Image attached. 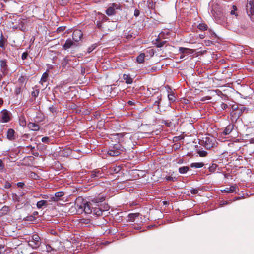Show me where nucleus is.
<instances>
[{
  "mask_svg": "<svg viewBox=\"0 0 254 254\" xmlns=\"http://www.w3.org/2000/svg\"><path fill=\"white\" fill-rule=\"evenodd\" d=\"M105 199L104 197L96 198L92 200V202L81 201L79 203V200L75 203V207L79 212L82 213L84 211L86 214L92 213V209L94 206H98L99 203L103 202Z\"/></svg>",
  "mask_w": 254,
  "mask_h": 254,
  "instance_id": "f257e3e1",
  "label": "nucleus"
},
{
  "mask_svg": "<svg viewBox=\"0 0 254 254\" xmlns=\"http://www.w3.org/2000/svg\"><path fill=\"white\" fill-rule=\"evenodd\" d=\"M126 150L120 144H115L113 146H111L108 151V154L110 156H118L122 152Z\"/></svg>",
  "mask_w": 254,
  "mask_h": 254,
  "instance_id": "f03ea898",
  "label": "nucleus"
},
{
  "mask_svg": "<svg viewBox=\"0 0 254 254\" xmlns=\"http://www.w3.org/2000/svg\"><path fill=\"white\" fill-rule=\"evenodd\" d=\"M215 139L212 137H206L200 141L199 144L204 146L206 149H210L215 145Z\"/></svg>",
  "mask_w": 254,
  "mask_h": 254,
  "instance_id": "7ed1b4c3",
  "label": "nucleus"
},
{
  "mask_svg": "<svg viewBox=\"0 0 254 254\" xmlns=\"http://www.w3.org/2000/svg\"><path fill=\"white\" fill-rule=\"evenodd\" d=\"M0 63V70L2 74H0V80H1L3 76H6L9 71L8 65L7 64L6 60H1Z\"/></svg>",
  "mask_w": 254,
  "mask_h": 254,
  "instance_id": "20e7f679",
  "label": "nucleus"
},
{
  "mask_svg": "<svg viewBox=\"0 0 254 254\" xmlns=\"http://www.w3.org/2000/svg\"><path fill=\"white\" fill-rule=\"evenodd\" d=\"M28 244L32 248H38L41 244L40 237L37 234L33 235L31 240H29Z\"/></svg>",
  "mask_w": 254,
  "mask_h": 254,
  "instance_id": "39448f33",
  "label": "nucleus"
},
{
  "mask_svg": "<svg viewBox=\"0 0 254 254\" xmlns=\"http://www.w3.org/2000/svg\"><path fill=\"white\" fill-rule=\"evenodd\" d=\"M116 9H121V6L116 3H113L112 5L109 7L106 10V13L108 16L115 15Z\"/></svg>",
  "mask_w": 254,
  "mask_h": 254,
  "instance_id": "423d86ee",
  "label": "nucleus"
},
{
  "mask_svg": "<svg viewBox=\"0 0 254 254\" xmlns=\"http://www.w3.org/2000/svg\"><path fill=\"white\" fill-rule=\"evenodd\" d=\"M104 174L102 170L96 169L91 171L90 178L94 180H97L104 177Z\"/></svg>",
  "mask_w": 254,
  "mask_h": 254,
  "instance_id": "0eeeda50",
  "label": "nucleus"
},
{
  "mask_svg": "<svg viewBox=\"0 0 254 254\" xmlns=\"http://www.w3.org/2000/svg\"><path fill=\"white\" fill-rule=\"evenodd\" d=\"M10 120V117L8 112L6 110H3L1 112L0 121L2 123H7Z\"/></svg>",
  "mask_w": 254,
  "mask_h": 254,
  "instance_id": "6e6552de",
  "label": "nucleus"
},
{
  "mask_svg": "<svg viewBox=\"0 0 254 254\" xmlns=\"http://www.w3.org/2000/svg\"><path fill=\"white\" fill-rule=\"evenodd\" d=\"M82 36V32L81 30H75L72 34V38L75 42L79 41Z\"/></svg>",
  "mask_w": 254,
  "mask_h": 254,
  "instance_id": "1a4fd4ad",
  "label": "nucleus"
},
{
  "mask_svg": "<svg viewBox=\"0 0 254 254\" xmlns=\"http://www.w3.org/2000/svg\"><path fill=\"white\" fill-rule=\"evenodd\" d=\"M73 46H77V44L70 39H68L66 40L65 44L63 46L64 50H67L71 48Z\"/></svg>",
  "mask_w": 254,
  "mask_h": 254,
  "instance_id": "9d476101",
  "label": "nucleus"
},
{
  "mask_svg": "<svg viewBox=\"0 0 254 254\" xmlns=\"http://www.w3.org/2000/svg\"><path fill=\"white\" fill-rule=\"evenodd\" d=\"M12 199L14 202H20L23 200L24 193L17 195L16 193H12Z\"/></svg>",
  "mask_w": 254,
  "mask_h": 254,
  "instance_id": "9b49d317",
  "label": "nucleus"
},
{
  "mask_svg": "<svg viewBox=\"0 0 254 254\" xmlns=\"http://www.w3.org/2000/svg\"><path fill=\"white\" fill-rule=\"evenodd\" d=\"M98 206H94L92 209V213L94 215L97 216L102 215L103 210L101 207Z\"/></svg>",
  "mask_w": 254,
  "mask_h": 254,
  "instance_id": "f8f14e48",
  "label": "nucleus"
},
{
  "mask_svg": "<svg viewBox=\"0 0 254 254\" xmlns=\"http://www.w3.org/2000/svg\"><path fill=\"white\" fill-rule=\"evenodd\" d=\"M27 127L33 131H38L40 129L39 126L35 123L29 122L27 124Z\"/></svg>",
  "mask_w": 254,
  "mask_h": 254,
  "instance_id": "ddd939ff",
  "label": "nucleus"
},
{
  "mask_svg": "<svg viewBox=\"0 0 254 254\" xmlns=\"http://www.w3.org/2000/svg\"><path fill=\"white\" fill-rule=\"evenodd\" d=\"M15 131L12 129H9L7 132V137L10 140H13L14 137Z\"/></svg>",
  "mask_w": 254,
  "mask_h": 254,
  "instance_id": "4468645a",
  "label": "nucleus"
},
{
  "mask_svg": "<svg viewBox=\"0 0 254 254\" xmlns=\"http://www.w3.org/2000/svg\"><path fill=\"white\" fill-rule=\"evenodd\" d=\"M10 211V208L7 206H4L1 209H0V217L6 215Z\"/></svg>",
  "mask_w": 254,
  "mask_h": 254,
  "instance_id": "2eb2a0df",
  "label": "nucleus"
},
{
  "mask_svg": "<svg viewBox=\"0 0 254 254\" xmlns=\"http://www.w3.org/2000/svg\"><path fill=\"white\" fill-rule=\"evenodd\" d=\"M246 9V11L254 9V0H247Z\"/></svg>",
  "mask_w": 254,
  "mask_h": 254,
  "instance_id": "dca6fc26",
  "label": "nucleus"
},
{
  "mask_svg": "<svg viewBox=\"0 0 254 254\" xmlns=\"http://www.w3.org/2000/svg\"><path fill=\"white\" fill-rule=\"evenodd\" d=\"M123 78L125 80V82L127 84H131L133 82L132 78L129 74H124Z\"/></svg>",
  "mask_w": 254,
  "mask_h": 254,
  "instance_id": "f3484780",
  "label": "nucleus"
},
{
  "mask_svg": "<svg viewBox=\"0 0 254 254\" xmlns=\"http://www.w3.org/2000/svg\"><path fill=\"white\" fill-rule=\"evenodd\" d=\"M179 51L183 54H190L193 53V51L192 50L184 47H180L179 48Z\"/></svg>",
  "mask_w": 254,
  "mask_h": 254,
  "instance_id": "a211bd4d",
  "label": "nucleus"
},
{
  "mask_svg": "<svg viewBox=\"0 0 254 254\" xmlns=\"http://www.w3.org/2000/svg\"><path fill=\"white\" fill-rule=\"evenodd\" d=\"M233 129V125H229L226 127L225 129L223 131V134L225 135L229 134Z\"/></svg>",
  "mask_w": 254,
  "mask_h": 254,
  "instance_id": "6ab92c4d",
  "label": "nucleus"
},
{
  "mask_svg": "<svg viewBox=\"0 0 254 254\" xmlns=\"http://www.w3.org/2000/svg\"><path fill=\"white\" fill-rule=\"evenodd\" d=\"M64 193L63 192H56L55 194V196H53L51 198L52 201H57L59 199V198L64 195Z\"/></svg>",
  "mask_w": 254,
  "mask_h": 254,
  "instance_id": "aec40b11",
  "label": "nucleus"
},
{
  "mask_svg": "<svg viewBox=\"0 0 254 254\" xmlns=\"http://www.w3.org/2000/svg\"><path fill=\"white\" fill-rule=\"evenodd\" d=\"M204 165L203 162H195L192 163L190 166L191 168H199L202 167Z\"/></svg>",
  "mask_w": 254,
  "mask_h": 254,
  "instance_id": "412c9836",
  "label": "nucleus"
},
{
  "mask_svg": "<svg viewBox=\"0 0 254 254\" xmlns=\"http://www.w3.org/2000/svg\"><path fill=\"white\" fill-rule=\"evenodd\" d=\"M48 205V202L46 200H41L37 203V207L38 208H41L44 206Z\"/></svg>",
  "mask_w": 254,
  "mask_h": 254,
  "instance_id": "4be33fe9",
  "label": "nucleus"
},
{
  "mask_svg": "<svg viewBox=\"0 0 254 254\" xmlns=\"http://www.w3.org/2000/svg\"><path fill=\"white\" fill-rule=\"evenodd\" d=\"M144 58H145V54L144 53H141L136 58V61L137 62L141 64L144 61Z\"/></svg>",
  "mask_w": 254,
  "mask_h": 254,
  "instance_id": "5701e85b",
  "label": "nucleus"
},
{
  "mask_svg": "<svg viewBox=\"0 0 254 254\" xmlns=\"http://www.w3.org/2000/svg\"><path fill=\"white\" fill-rule=\"evenodd\" d=\"M236 189V187L234 186H232L230 188H226L224 189L222 191L226 192L227 193H232Z\"/></svg>",
  "mask_w": 254,
  "mask_h": 254,
  "instance_id": "b1692460",
  "label": "nucleus"
},
{
  "mask_svg": "<svg viewBox=\"0 0 254 254\" xmlns=\"http://www.w3.org/2000/svg\"><path fill=\"white\" fill-rule=\"evenodd\" d=\"M189 170V167L188 166H183L180 167L178 171L180 174H184L187 173Z\"/></svg>",
  "mask_w": 254,
  "mask_h": 254,
  "instance_id": "393cba45",
  "label": "nucleus"
},
{
  "mask_svg": "<svg viewBox=\"0 0 254 254\" xmlns=\"http://www.w3.org/2000/svg\"><path fill=\"white\" fill-rule=\"evenodd\" d=\"M70 60L67 57L64 58L61 63V65L63 68H65L66 66L69 64Z\"/></svg>",
  "mask_w": 254,
  "mask_h": 254,
  "instance_id": "a878e982",
  "label": "nucleus"
},
{
  "mask_svg": "<svg viewBox=\"0 0 254 254\" xmlns=\"http://www.w3.org/2000/svg\"><path fill=\"white\" fill-rule=\"evenodd\" d=\"M246 12L248 16L251 19V20L254 22V9H252V10H247Z\"/></svg>",
  "mask_w": 254,
  "mask_h": 254,
  "instance_id": "bb28decb",
  "label": "nucleus"
},
{
  "mask_svg": "<svg viewBox=\"0 0 254 254\" xmlns=\"http://www.w3.org/2000/svg\"><path fill=\"white\" fill-rule=\"evenodd\" d=\"M246 109V108L244 107H242L241 108H238L236 110V112L235 114H237L238 115V117L241 116L244 111Z\"/></svg>",
  "mask_w": 254,
  "mask_h": 254,
  "instance_id": "cd10ccee",
  "label": "nucleus"
},
{
  "mask_svg": "<svg viewBox=\"0 0 254 254\" xmlns=\"http://www.w3.org/2000/svg\"><path fill=\"white\" fill-rule=\"evenodd\" d=\"M48 77V74L47 72L44 73L41 77V79L40 80V83L41 84H43L44 82H46Z\"/></svg>",
  "mask_w": 254,
  "mask_h": 254,
  "instance_id": "c85d7f7f",
  "label": "nucleus"
},
{
  "mask_svg": "<svg viewBox=\"0 0 254 254\" xmlns=\"http://www.w3.org/2000/svg\"><path fill=\"white\" fill-rule=\"evenodd\" d=\"M218 165L216 164L213 163L208 168L209 171L211 173H213L215 171L216 168L217 167Z\"/></svg>",
  "mask_w": 254,
  "mask_h": 254,
  "instance_id": "c756f323",
  "label": "nucleus"
},
{
  "mask_svg": "<svg viewBox=\"0 0 254 254\" xmlns=\"http://www.w3.org/2000/svg\"><path fill=\"white\" fill-rule=\"evenodd\" d=\"M138 216V213H131L128 215V217L130 221H134V218Z\"/></svg>",
  "mask_w": 254,
  "mask_h": 254,
  "instance_id": "7c9ffc66",
  "label": "nucleus"
},
{
  "mask_svg": "<svg viewBox=\"0 0 254 254\" xmlns=\"http://www.w3.org/2000/svg\"><path fill=\"white\" fill-rule=\"evenodd\" d=\"M4 44H5V38L2 34V33L1 34L0 36V47L2 48L4 47Z\"/></svg>",
  "mask_w": 254,
  "mask_h": 254,
  "instance_id": "2f4dec72",
  "label": "nucleus"
},
{
  "mask_svg": "<svg viewBox=\"0 0 254 254\" xmlns=\"http://www.w3.org/2000/svg\"><path fill=\"white\" fill-rule=\"evenodd\" d=\"M197 28L201 30H206L207 29V25L204 23H200L197 26Z\"/></svg>",
  "mask_w": 254,
  "mask_h": 254,
  "instance_id": "473e14b6",
  "label": "nucleus"
},
{
  "mask_svg": "<svg viewBox=\"0 0 254 254\" xmlns=\"http://www.w3.org/2000/svg\"><path fill=\"white\" fill-rule=\"evenodd\" d=\"M19 123L20 126H25L26 125V122L25 119H24V117H21L19 119Z\"/></svg>",
  "mask_w": 254,
  "mask_h": 254,
  "instance_id": "72a5a7b5",
  "label": "nucleus"
},
{
  "mask_svg": "<svg viewBox=\"0 0 254 254\" xmlns=\"http://www.w3.org/2000/svg\"><path fill=\"white\" fill-rule=\"evenodd\" d=\"M168 97L169 100L172 102H174L176 100V97L175 96L174 94H168Z\"/></svg>",
  "mask_w": 254,
  "mask_h": 254,
  "instance_id": "f704fd0d",
  "label": "nucleus"
},
{
  "mask_svg": "<svg viewBox=\"0 0 254 254\" xmlns=\"http://www.w3.org/2000/svg\"><path fill=\"white\" fill-rule=\"evenodd\" d=\"M99 15H100L101 17L100 18L101 19V21L102 22H106L109 20V18L106 16L104 14H103L102 13H98Z\"/></svg>",
  "mask_w": 254,
  "mask_h": 254,
  "instance_id": "c9c22d12",
  "label": "nucleus"
},
{
  "mask_svg": "<svg viewBox=\"0 0 254 254\" xmlns=\"http://www.w3.org/2000/svg\"><path fill=\"white\" fill-rule=\"evenodd\" d=\"M197 153L200 157H205L207 154V152L204 150H198Z\"/></svg>",
  "mask_w": 254,
  "mask_h": 254,
  "instance_id": "e433bc0d",
  "label": "nucleus"
},
{
  "mask_svg": "<svg viewBox=\"0 0 254 254\" xmlns=\"http://www.w3.org/2000/svg\"><path fill=\"white\" fill-rule=\"evenodd\" d=\"M26 78L25 76H21L18 79V82L23 84L26 81Z\"/></svg>",
  "mask_w": 254,
  "mask_h": 254,
  "instance_id": "4c0bfd02",
  "label": "nucleus"
},
{
  "mask_svg": "<svg viewBox=\"0 0 254 254\" xmlns=\"http://www.w3.org/2000/svg\"><path fill=\"white\" fill-rule=\"evenodd\" d=\"M39 94V90L36 89V90L33 91L31 93V95L32 97L36 98V97H38Z\"/></svg>",
  "mask_w": 254,
  "mask_h": 254,
  "instance_id": "58836bf2",
  "label": "nucleus"
},
{
  "mask_svg": "<svg viewBox=\"0 0 254 254\" xmlns=\"http://www.w3.org/2000/svg\"><path fill=\"white\" fill-rule=\"evenodd\" d=\"M22 92L21 87H17L15 89L14 93L16 95L20 94Z\"/></svg>",
  "mask_w": 254,
  "mask_h": 254,
  "instance_id": "ea45409f",
  "label": "nucleus"
},
{
  "mask_svg": "<svg viewBox=\"0 0 254 254\" xmlns=\"http://www.w3.org/2000/svg\"><path fill=\"white\" fill-rule=\"evenodd\" d=\"M49 110L50 112L52 113H56L57 112V108L54 106V105H52L49 108Z\"/></svg>",
  "mask_w": 254,
  "mask_h": 254,
  "instance_id": "a19ab883",
  "label": "nucleus"
},
{
  "mask_svg": "<svg viewBox=\"0 0 254 254\" xmlns=\"http://www.w3.org/2000/svg\"><path fill=\"white\" fill-rule=\"evenodd\" d=\"M65 29V26H61L57 28V31L59 33H62Z\"/></svg>",
  "mask_w": 254,
  "mask_h": 254,
  "instance_id": "79ce46f5",
  "label": "nucleus"
},
{
  "mask_svg": "<svg viewBox=\"0 0 254 254\" xmlns=\"http://www.w3.org/2000/svg\"><path fill=\"white\" fill-rule=\"evenodd\" d=\"M50 141V139L48 137H44L42 138V141L43 143L48 144Z\"/></svg>",
  "mask_w": 254,
  "mask_h": 254,
  "instance_id": "37998d69",
  "label": "nucleus"
},
{
  "mask_svg": "<svg viewBox=\"0 0 254 254\" xmlns=\"http://www.w3.org/2000/svg\"><path fill=\"white\" fill-rule=\"evenodd\" d=\"M165 179L168 181H172L174 182L176 180V178L175 177H173L172 176H167L165 177Z\"/></svg>",
  "mask_w": 254,
  "mask_h": 254,
  "instance_id": "c03bdc74",
  "label": "nucleus"
},
{
  "mask_svg": "<svg viewBox=\"0 0 254 254\" xmlns=\"http://www.w3.org/2000/svg\"><path fill=\"white\" fill-rule=\"evenodd\" d=\"M233 9L231 11L230 13L231 15H235L237 16V14L235 13V11L237 10V8L235 5L232 6Z\"/></svg>",
  "mask_w": 254,
  "mask_h": 254,
  "instance_id": "a18cd8bd",
  "label": "nucleus"
},
{
  "mask_svg": "<svg viewBox=\"0 0 254 254\" xmlns=\"http://www.w3.org/2000/svg\"><path fill=\"white\" fill-rule=\"evenodd\" d=\"M4 169V164L2 161V160L0 159V171H2Z\"/></svg>",
  "mask_w": 254,
  "mask_h": 254,
  "instance_id": "49530a36",
  "label": "nucleus"
},
{
  "mask_svg": "<svg viewBox=\"0 0 254 254\" xmlns=\"http://www.w3.org/2000/svg\"><path fill=\"white\" fill-rule=\"evenodd\" d=\"M190 192L192 194H196L198 192V190L196 189H192L190 190Z\"/></svg>",
  "mask_w": 254,
  "mask_h": 254,
  "instance_id": "de8ad7c7",
  "label": "nucleus"
},
{
  "mask_svg": "<svg viewBox=\"0 0 254 254\" xmlns=\"http://www.w3.org/2000/svg\"><path fill=\"white\" fill-rule=\"evenodd\" d=\"M162 123H164L167 127H170L172 125V123L169 121H163Z\"/></svg>",
  "mask_w": 254,
  "mask_h": 254,
  "instance_id": "09e8293b",
  "label": "nucleus"
},
{
  "mask_svg": "<svg viewBox=\"0 0 254 254\" xmlns=\"http://www.w3.org/2000/svg\"><path fill=\"white\" fill-rule=\"evenodd\" d=\"M11 184L9 182L7 181L5 183L4 187L6 189H9L11 187Z\"/></svg>",
  "mask_w": 254,
  "mask_h": 254,
  "instance_id": "8fccbe9b",
  "label": "nucleus"
},
{
  "mask_svg": "<svg viewBox=\"0 0 254 254\" xmlns=\"http://www.w3.org/2000/svg\"><path fill=\"white\" fill-rule=\"evenodd\" d=\"M28 55V53L26 52L23 53L21 56L22 59L23 60H25L27 58Z\"/></svg>",
  "mask_w": 254,
  "mask_h": 254,
  "instance_id": "3c124183",
  "label": "nucleus"
},
{
  "mask_svg": "<svg viewBox=\"0 0 254 254\" xmlns=\"http://www.w3.org/2000/svg\"><path fill=\"white\" fill-rule=\"evenodd\" d=\"M166 42V41H162L161 42H158L157 44V47H161L163 46V45L165 44Z\"/></svg>",
  "mask_w": 254,
  "mask_h": 254,
  "instance_id": "603ef678",
  "label": "nucleus"
},
{
  "mask_svg": "<svg viewBox=\"0 0 254 254\" xmlns=\"http://www.w3.org/2000/svg\"><path fill=\"white\" fill-rule=\"evenodd\" d=\"M161 100V97H158V100H156L154 102V105H157L158 106H159L160 101Z\"/></svg>",
  "mask_w": 254,
  "mask_h": 254,
  "instance_id": "864d4df0",
  "label": "nucleus"
},
{
  "mask_svg": "<svg viewBox=\"0 0 254 254\" xmlns=\"http://www.w3.org/2000/svg\"><path fill=\"white\" fill-rule=\"evenodd\" d=\"M228 107V105L224 103H222L221 104V108L223 109V110H225Z\"/></svg>",
  "mask_w": 254,
  "mask_h": 254,
  "instance_id": "5fc2aeb1",
  "label": "nucleus"
},
{
  "mask_svg": "<svg viewBox=\"0 0 254 254\" xmlns=\"http://www.w3.org/2000/svg\"><path fill=\"white\" fill-rule=\"evenodd\" d=\"M140 14V11L138 9H136L135 10H134V15L135 16V17H138Z\"/></svg>",
  "mask_w": 254,
  "mask_h": 254,
  "instance_id": "6e6d98bb",
  "label": "nucleus"
},
{
  "mask_svg": "<svg viewBox=\"0 0 254 254\" xmlns=\"http://www.w3.org/2000/svg\"><path fill=\"white\" fill-rule=\"evenodd\" d=\"M46 249H47V251L48 252H51L52 251H54V249L53 248H52L51 246L48 245L46 246Z\"/></svg>",
  "mask_w": 254,
  "mask_h": 254,
  "instance_id": "4d7b16f0",
  "label": "nucleus"
},
{
  "mask_svg": "<svg viewBox=\"0 0 254 254\" xmlns=\"http://www.w3.org/2000/svg\"><path fill=\"white\" fill-rule=\"evenodd\" d=\"M102 22L101 21H98L97 22V24H96V25L97 26V27L99 29H101V27H102Z\"/></svg>",
  "mask_w": 254,
  "mask_h": 254,
  "instance_id": "13d9d810",
  "label": "nucleus"
},
{
  "mask_svg": "<svg viewBox=\"0 0 254 254\" xmlns=\"http://www.w3.org/2000/svg\"><path fill=\"white\" fill-rule=\"evenodd\" d=\"M25 185L23 182H18L17 183V186L20 188H23Z\"/></svg>",
  "mask_w": 254,
  "mask_h": 254,
  "instance_id": "bf43d9fd",
  "label": "nucleus"
},
{
  "mask_svg": "<svg viewBox=\"0 0 254 254\" xmlns=\"http://www.w3.org/2000/svg\"><path fill=\"white\" fill-rule=\"evenodd\" d=\"M211 98L210 97H209V96L203 97L201 99V101H205L206 100H210V99H211Z\"/></svg>",
  "mask_w": 254,
  "mask_h": 254,
  "instance_id": "052dcab7",
  "label": "nucleus"
},
{
  "mask_svg": "<svg viewBox=\"0 0 254 254\" xmlns=\"http://www.w3.org/2000/svg\"><path fill=\"white\" fill-rule=\"evenodd\" d=\"M81 73L82 75H84L85 73V68L83 67H81Z\"/></svg>",
  "mask_w": 254,
  "mask_h": 254,
  "instance_id": "680f3d73",
  "label": "nucleus"
},
{
  "mask_svg": "<svg viewBox=\"0 0 254 254\" xmlns=\"http://www.w3.org/2000/svg\"><path fill=\"white\" fill-rule=\"evenodd\" d=\"M150 54H152L151 56H152L154 54V51L153 49H150L149 51H147Z\"/></svg>",
  "mask_w": 254,
  "mask_h": 254,
  "instance_id": "e2e57ef3",
  "label": "nucleus"
},
{
  "mask_svg": "<svg viewBox=\"0 0 254 254\" xmlns=\"http://www.w3.org/2000/svg\"><path fill=\"white\" fill-rule=\"evenodd\" d=\"M249 142L251 144L254 143V138H252L249 140Z\"/></svg>",
  "mask_w": 254,
  "mask_h": 254,
  "instance_id": "0e129e2a",
  "label": "nucleus"
},
{
  "mask_svg": "<svg viewBox=\"0 0 254 254\" xmlns=\"http://www.w3.org/2000/svg\"><path fill=\"white\" fill-rule=\"evenodd\" d=\"M94 48L91 49V48H89L88 50V53H90L94 49Z\"/></svg>",
  "mask_w": 254,
  "mask_h": 254,
  "instance_id": "69168bd1",
  "label": "nucleus"
},
{
  "mask_svg": "<svg viewBox=\"0 0 254 254\" xmlns=\"http://www.w3.org/2000/svg\"><path fill=\"white\" fill-rule=\"evenodd\" d=\"M228 203V202L227 201H224L223 202V203L221 204V205H225V204H227Z\"/></svg>",
  "mask_w": 254,
  "mask_h": 254,
  "instance_id": "338daca9",
  "label": "nucleus"
},
{
  "mask_svg": "<svg viewBox=\"0 0 254 254\" xmlns=\"http://www.w3.org/2000/svg\"><path fill=\"white\" fill-rule=\"evenodd\" d=\"M38 212H37V211H35V212H33V215H34V216H35V215H38Z\"/></svg>",
  "mask_w": 254,
  "mask_h": 254,
  "instance_id": "774afa93",
  "label": "nucleus"
}]
</instances>
